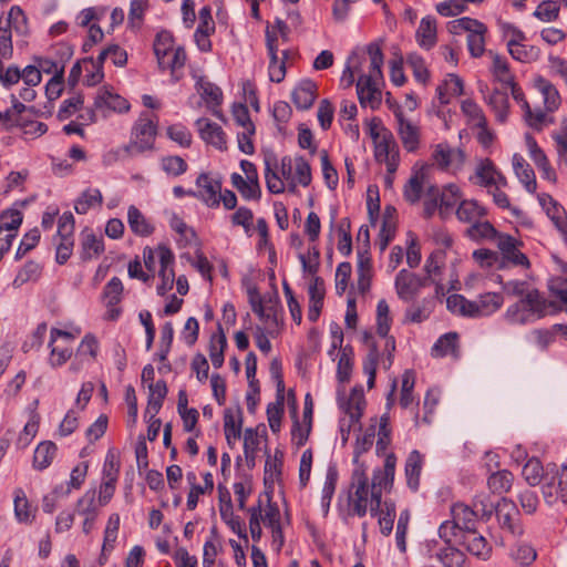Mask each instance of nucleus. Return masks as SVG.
Masks as SVG:
<instances>
[{
    "mask_svg": "<svg viewBox=\"0 0 567 567\" xmlns=\"http://www.w3.org/2000/svg\"><path fill=\"white\" fill-rule=\"evenodd\" d=\"M432 159L439 169L456 175L465 165L466 154L460 147H452L447 143H439L433 150Z\"/></svg>",
    "mask_w": 567,
    "mask_h": 567,
    "instance_id": "ddd939ff",
    "label": "nucleus"
},
{
    "mask_svg": "<svg viewBox=\"0 0 567 567\" xmlns=\"http://www.w3.org/2000/svg\"><path fill=\"white\" fill-rule=\"evenodd\" d=\"M369 65L367 73H362L357 81V94L362 107L377 110L382 100L380 85L383 80L382 65L384 62L381 48L377 43L367 47Z\"/></svg>",
    "mask_w": 567,
    "mask_h": 567,
    "instance_id": "f03ea898",
    "label": "nucleus"
},
{
    "mask_svg": "<svg viewBox=\"0 0 567 567\" xmlns=\"http://www.w3.org/2000/svg\"><path fill=\"white\" fill-rule=\"evenodd\" d=\"M195 90L200 95L207 110L218 120L226 121L220 106L223 104L224 95L221 89L215 83L208 81L204 76H196Z\"/></svg>",
    "mask_w": 567,
    "mask_h": 567,
    "instance_id": "a211bd4d",
    "label": "nucleus"
},
{
    "mask_svg": "<svg viewBox=\"0 0 567 567\" xmlns=\"http://www.w3.org/2000/svg\"><path fill=\"white\" fill-rule=\"evenodd\" d=\"M241 413L231 409H226L224 412V432L226 441L229 445H234L241 436Z\"/></svg>",
    "mask_w": 567,
    "mask_h": 567,
    "instance_id": "79ce46f5",
    "label": "nucleus"
},
{
    "mask_svg": "<svg viewBox=\"0 0 567 567\" xmlns=\"http://www.w3.org/2000/svg\"><path fill=\"white\" fill-rule=\"evenodd\" d=\"M436 194L441 204V218L447 219L455 213L463 199L462 189L458 185L450 183L444 185L441 190L436 188Z\"/></svg>",
    "mask_w": 567,
    "mask_h": 567,
    "instance_id": "c756f323",
    "label": "nucleus"
},
{
    "mask_svg": "<svg viewBox=\"0 0 567 567\" xmlns=\"http://www.w3.org/2000/svg\"><path fill=\"white\" fill-rule=\"evenodd\" d=\"M338 482V471L334 466H329L326 473V478L323 483V487L321 491V509L324 515L328 514L331 499L336 492V486Z\"/></svg>",
    "mask_w": 567,
    "mask_h": 567,
    "instance_id": "6e6d98bb",
    "label": "nucleus"
},
{
    "mask_svg": "<svg viewBox=\"0 0 567 567\" xmlns=\"http://www.w3.org/2000/svg\"><path fill=\"white\" fill-rule=\"evenodd\" d=\"M369 61L367 50H358L352 52L348 58L346 66L340 78V85L343 89H349L354 83V74L367 73L364 64Z\"/></svg>",
    "mask_w": 567,
    "mask_h": 567,
    "instance_id": "c85d7f7f",
    "label": "nucleus"
},
{
    "mask_svg": "<svg viewBox=\"0 0 567 567\" xmlns=\"http://www.w3.org/2000/svg\"><path fill=\"white\" fill-rule=\"evenodd\" d=\"M317 84L309 79L301 80L291 93V99L299 110H308L317 97Z\"/></svg>",
    "mask_w": 567,
    "mask_h": 567,
    "instance_id": "f704fd0d",
    "label": "nucleus"
},
{
    "mask_svg": "<svg viewBox=\"0 0 567 567\" xmlns=\"http://www.w3.org/2000/svg\"><path fill=\"white\" fill-rule=\"evenodd\" d=\"M536 87L543 96L547 111L553 112L558 109L560 104V96L557 89L549 81L544 78H538L536 80Z\"/></svg>",
    "mask_w": 567,
    "mask_h": 567,
    "instance_id": "4d7b16f0",
    "label": "nucleus"
},
{
    "mask_svg": "<svg viewBox=\"0 0 567 567\" xmlns=\"http://www.w3.org/2000/svg\"><path fill=\"white\" fill-rule=\"evenodd\" d=\"M395 120V132L401 141L403 148L408 153H415L421 146L422 130L417 121L406 116L400 105L393 107Z\"/></svg>",
    "mask_w": 567,
    "mask_h": 567,
    "instance_id": "9b49d317",
    "label": "nucleus"
},
{
    "mask_svg": "<svg viewBox=\"0 0 567 567\" xmlns=\"http://www.w3.org/2000/svg\"><path fill=\"white\" fill-rule=\"evenodd\" d=\"M81 247L82 259L96 258L104 251L103 238L96 236L92 230H85L82 233Z\"/></svg>",
    "mask_w": 567,
    "mask_h": 567,
    "instance_id": "de8ad7c7",
    "label": "nucleus"
},
{
    "mask_svg": "<svg viewBox=\"0 0 567 567\" xmlns=\"http://www.w3.org/2000/svg\"><path fill=\"white\" fill-rule=\"evenodd\" d=\"M7 27L16 33L24 35L28 33V20L23 10L19 6L11 7L8 17L2 19Z\"/></svg>",
    "mask_w": 567,
    "mask_h": 567,
    "instance_id": "774afa93",
    "label": "nucleus"
},
{
    "mask_svg": "<svg viewBox=\"0 0 567 567\" xmlns=\"http://www.w3.org/2000/svg\"><path fill=\"white\" fill-rule=\"evenodd\" d=\"M265 182L269 193L279 195L288 190L296 193L298 186L308 187L312 181L311 166L302 156H266Z\"/></svg>",
    "mask_w": 567,
    "mask_h": 567,
    "instance_id": "f257e3e1",
    "label": "nucleus"
},
{
    "mask_svg": "<svg viewBox=\"0 0 567 567\" xmlns=\"http://www.w3.org/2000/svg\"><path fill=\"white\" fill-rule=\"evenodd\" d=\"M197 192L194 197L200 199L208 207L215 208L220 204L218 194L221 190V183L217 179L212 178L208 174H200L196 178Z\"/></svg>",
    "mask_w": 567,
    "mask_h": 567,
    "instance_id": "a878e982",
    "label": "nucleus"
},
{
    "mask_svg": "<svg viewBox=\"0 0 567 567\" xmlns=\"http://www.w3.org/2000/svg\"><path fill=\"white\" fill-rule=\"evenodd\" d=\"M416 41L423 49L430 50L436 43V22L427 16L421 19L416 30Z\"/></svg>",
    "mask_w": 567,
    "mask_h": 567,
    "instance_id": "a18cd8bd",
    "label": "nucleus"
},
{
    "mask_svg": "<svg viewBox=\"0 0 567 567\" xmlns=\"http://www.w3.org/2000/svg\"><path fill=\"white\" fill-rule=\"evenodd\" d=\"M478 91L483 94L484 102L494 112L496 121L505 123L509 113V101L507 94L497 89L487 93L488 86L483 83L478 85Z\"/></svg>",
    "mask_w": 567,
    "mask_h": 567,
    "instance_id": "cd10ccee",
    "label": "nucleus"
},
{
    "mask_svg": "<svg viewBox=\"0 0 567 567\" xmlns=\"http://www.w3.org/2000/svg\"><path fill=\"white\" fill-rule=\"evenodd\" d=\"M226 347L227 339L223 329L219 327L218 331L212 336L209 341V358L215 369L223 367L225 361L224 352Z\"/></svg>",
    "mask_w": 567,
    "mask_h": 567,
    "instance_id": "603ef678",
    "label": "nucleus"
},
{
    "mask_svg": "<svg viewBox=\"0 0 567 567\" xmlns=\"http://www.w3.org/2000/svg\"><path fill=\"white\" fill-rule=\"evenodd\" d=\"M259 497H262L261 523H264L266 527H269L284 522L279 506L277 503L272 502L271 494L266 492Z\"/></svg>",
    "mask_w": 567,
    "mask_h": 567,
    "instance_id": "5fc2aeb1",
    "label": "nucleus"
},
{
    "mask_svg": "<svg viewBox=\"0 0 567 567\" xmlns=\"http://www.w3.org/2000/svg\"><path fill=\"white\" fill-rule=\"evenodd\" d=\"M504 303L503 295L499 292H485L476 300H467L462 295H451L446 299L447 309L463 317H488L495 313Z\"/></svg>",
    "mask_w": 567,
    "mask_h": 567,
    "instance_id": "423d86ee",
    "label": "nucleus"
},
{
    "mask_svg": "<svg viewBox=\"0 0 567 567\" xmlns=\"http://www.w3.org/2000/svg\"><path fill=\"white\" fill-rule=\"evenodd\" d=\"M159 166L169 177H178L185 174L188 169V165L185 159L178 155H166L161 157Z\"/></svg>",
    "mask_w": 567,
    "mask_h": 567,
    "instance_id": "0e129e2a",
    "label": "nucleus"
},
{
    "mask_svg": "<svg viewBox=\"0 0 567 567\" xmlns=\"http://www.w3.org/2000/svg\"><path fill=\"white\" fill-rule=\"evenodd\" d=\"M102 194L97 188H89L84 190L74 204V209L78 214L84 215L90 209L102 204Z\"/></svg>",
    "mask_w": 567,
    "mask_h": 567,
    "instance_id": "680f3d73",
    "label": "nucleus"
},
{
    "mask_svg": "<svg viewBox=\"0 0 567 567\" xmlns=\"http://www.w3.org/2000/svg\"><path fill=\"white\" fill-rule=\"evenodd\" d=\"M460 545L465 546L471 555L480 559L486 560L491 557L492 546L488 544L486 538L476 530L463 533V538Z\"/></svg>",
    "mask_w": 567,
    "mask_h": 567,
    "instance_id": "72a5a7b5",
    "label": "nucleus"
},
{
    "mask_svg": "<svg viewBox=\"0 0 567 567\" xmlns=\"http://www.w3.org/2000/svg\"><path fill=\"white\" fill-rule=\"evenodd\" d=\"M427 279L406 269H401L394 279V289L398 297L404 301H413L425 287Z\"/></svg>",
    "mask_w": 567,
    "mask_h": 567,
    "instance_id": "6ab92c4d",
    "label": "nucleus"
},
{
    "mask_svg": "<svg viewBox=\"0 0 567 567\" xmlns=\"http://www.w3.org/2000/svg\"><path fill=\"white\" fill-rule=\"evenodd\" d=\"M156 136V118L147 112H142L131 128L128 143L123 147V150L110 152L105 156V161L111 163L113 159L118 157L121 152H125L130 156L151 152L155 148Z\"/></svg>",
    "mask_w": 567,
    "mask_h": 567,
    "instance_id": "20e7f679",
    "label": "nucleus"
},
{
    "mask_svg": "<svg viewBox=\"0 0 567 567\" xmlns=\"http://www.w3.org/2000/svg\"><path fill=\"white\" fill-rule=\"evenodd\" d=\"M374 157L377 162L384 164L386 172L394 174L400 164V148L394 138V135H386L379 142L374 143Z\"/></svg>",
    "mask_w": 567,
    "mask_h": 567,
    "instance_id": "412c9836",
    "label": "nucleus"
},
{
    "mask_svg": "<svg viewBox=\"0 0 567 567\" xmlns=\"http://www.w3.org/2000/svg\"><path fill=\"white\" fill-rule=\"evenodd\" d=\"M364 343L367 346V354L362 361V369L363 372L368 375V388L372 389L375 383V373L378 365L381 362L382 367L384 368L383 361L386 362L388 351L383 349V354H381L379 350V344L369 334L364 336Z\"/></svg>",
    "mask_w": 567,
    "mask_h": 567,
    "instance_id": "4be33fe9",
    "label": "nucleus"
},
{
    "mask_svg": "<svg viewBox=\"0 0 567 567\" xmlns=\"http://www.w3.org/2000/svg\"><path fill=\"white\" fill-rule=\"evenodd\" d=\"M461 112L470 127L483 126L487 122L483 109L473 99L461 101Z\"/></svg>",
    "mask_w": 567,
    "mask_h": 567,
    "instance_id": "8fccbe9b",
    "label": "nucleus"
},
{
    "mask_svg": "<svg viewBox=\"0 0 567 567\" xmlns=\"http://www.w3.org/2000/svg\"><path fill=\"white\" fill-rule=\"evenodd\" d=\"M142 258L145 268L159 278V284L156 287L157 295L165 296L173 289L175 282L174 252L165 245L146 246L143 249Z\"/></svg>",
    "mask_w": 567,
    "mask_h": 567,
    "instance_id": "39448f33",
    "label": "nucleus"
},
{
    "mask_svg": "<svg viewBox=\"0 0 567 567\" xmlns=\"http://www.w3.org/2000/svg\"><path fill=\"white\" fill-rule=\"evenodd\" d=\"M514 475L507 470L497 471L488 476V488L495 494L507 493L513 485Z\"/></svg>",
    "mask_w": 567,
    "mask_h": 567,
    "instance_id": "e2e57ef3",
    "label": "nucleus"
},
{
    "mask_svg": "<svg viewBox=\"0 0 567 567\" xmlns=\"http://www.w3.org/2000/svg\"><path fill=\"white\" fill-rule=\"evenodd\" d=\"M231 185L240 193L246 200H259L261 197V187L259 181L245 179L238 173L230 175Z\"/></svg>",
    "mask_w": 567,
    "mask_h": 567,
    "instance_id": "a19ab883",
    "label": "nucleus"
},
{
    "mask_svg": "<svg viewBox=\"0 0 567 567\" xmlns=\"http://www.w3.org/2000/svg\"><path fill=\"white\" fill-rule=\"evenodd\" d=\"M13 509L14 517L20 524L30 525L35 518L37 507L29 502L21 487L13 491Z\"/></svg>",
    "mask_w": 567,
    "mask_h": 567,
    "instance_id": "473e14b6",
    "label": "nucleus"
},
{
    "mask_svg": "<svg viewBox=\"0 0 567 567\" xmlns=\"http://www.w3.org/2000/svg\"><path fill=\"white\" fill-rule=\"evenodd\" d=\"M154 54L162 72L168 71L173 82H178L184 74L187 54L182 45L175 43L173 34L167 30L156 33L153 43Z\"/></svg>",
    "mask_w": 567,
    "mask_h": 567,
    "instance_id": "7ed1b4c3",
    "label": "nucleus"
},
{
    "mask_svg": "<svg viewBox=\"0 0 567 567\" xmlns=\"http://www.w3.org/2000/svg\"><path fill=\"white\" fill-rule=\"evenodd\" d=\"M432 309L433 302L431 299L427 298H424L419 302L412 303L405 310V321L412 323H420L430 317Z\"/></svg>",
    "mask_w": 567,
    "mask_h": 567,
    "instance_id": "bf43d9fd",
    "label": "nucleus"
},
{
    "mask_svg": "<svg viewBox=\"0 0 567 567\" xmlns=\"http://www.w3.org/2000/svg\"><path fill=\"white\" fill-rule=\"evenodd\" d=\"M432 355L442 358L446 355H457V334L449 332L440 337L432 347Z\"/></svg>",
    "mask_w": 567,
    "mask_h": 567,
    "instance_id": "052dcab7",
    "label": "nucleus"
},
{
    "mask_svg": "<svg viewBox=\"0 0 567 567\" xmlns=\"http://www.w3.org/2000/svg\"><path fill=\"white\" fill-rule=\"evenodd\" d=\"M131 104L122 95H120L112 86H101L93 102V109L86 111V114H81L80 117L85 121L93 123L96 121V114H100L103 118L111 116L112 114H125L130 112Z\"/></svg>",
    "mask_w": 567,
    "mask_h": 567,
    "instance_id": "6e6552de",
    "label": "nucleus"
},
{
    "mask_svg": "<svg viewBox=\"0 0 567 567\" xmlns=\"http://www.w3.org/2000/svg\"><path fill=\"white\" fill-rule=\"evenodd\" d=\"M512 166L515 176L518 178L526 192L535 194L537 188L536 176L526 159L520 154L515 153L512 157Z\"/></svg>",
    "mask_w": 567,
    "mask_h": 567,
    "instance_id": "2f4dec72",
    "label": "nucleus"
},
{
    "mask_svg": "<svg viewBox=\"0 0 567 567\" xmlns=\"http://www.w3.org/2000/svg\"><path fill=\"white\" fill-rule=\"evenodd\" d=\"M547 308L548 302L539 291H530L527 296L508 306L503 317L509 324L525 326L545 317Z\"/></svg>",
    "mask_w": 567,
    "mask_h": 567,
    "instance_id": "0eeeda50",
    "label": "nucleus"
},
{
    "mask_svg": "<svg viewBox=\"0 0 567 567\" xmlns=\"http://www.w3.org/2000/svg\"><path fill=\"white\" fill-rule=\"evenodd\" d=\"M476 184L483 187L507 186L506 177L489 158H481L475 167Z\"/></svg>",
    "mask_w": 567,
    "mask_h": 567,
    "instance_id": "393cba45",
    "label": "nucleus"
},
{
    "mask_svg": "<svg viewBox=\"0 0 567 567\" xmlns=\"http://www.w3.org/2000/svg\"><path fill=\"white\" fill-rule=\"evenodd\" d=\"M452 520L463 532L475 530L476 519L478 518L477 512H473L472 507L457 503L451 508Z\"/></svg>",
    "mask_w": 567,
    "mask_h": 567,
    "instance_id": "c9c22d12",
    "label": "nucleus"
},
{
    "mask_svg": "<svg viewBox=\"0 0 567 567\" xmlns=\"http://www.w3.org/2000/svg\"><path fill=\"white\" fill-rule=\"evenodd\" d=\"M451 30L454 33L467 32V48L472 56L478 58L485 51V33L487 28L478 20L461 18L451 22Z\"/></svg>",
    "mask_w": 567,
    "mask_h": 567,
    "instance_id": "f8f14e48",
    "label": "nucleus"
},
{
    "mask_svg": "<svg viewBox=\"0 0 567 567\" xmlns=\"http://www.w3.org/2000/svg\"><path fill=\"white\" fill-rule=\"evenodd\" d=\"M249 302L252 311L264 323L261 328L265 329L270 337H276L282 326L279 300L272 297H262L256 289H251L249 290Z\"/></svg>",
    "mask_w": 567,
    "mask_h": 567,
    "instance_id": "1a4fd4ad",
    "label": "nucleus"
},
{
    "mask_svg": "<svg viewBox=\"0 0 567 567\" xmlns=\"http://www.w3.org/2000/svg\"><path fill=\"white\" fill-rule=\"evenodd\" d=\"M199 137L217 150H226L227 136L223 127L207 117H199L195 122Z\"/></svg>",
    "mask_w": 567,
    "mask_h": 567,
    "instance_id": "b1692460",
    "label": "nucleus"
},
{
    "mask_svg": "<svg viewBox=\"0 0 567 567\" xmlns=\"http://www.w3.org/2000/svg\"><path fill=\"white\" fill-rule=\"evenodd\" d=\"M464 90L463 81L454 73L447 74L436 89V95L441 104L450 103L452 96L461 95Z\"/></svg>",
    "mask_w": 567,
    "mask_h": 567,
    "instance_id": "e433bc0d",
    "label": "nucleus"
},
{
    "mask_svg": "<svg viewBox=\"0 0 567 567\" xmlns=\"http://www.w3.org/2000/svg\"><path fill=\"white\" fill-rule=\"evenodd\" d=\"M489 54L492 56L491 72L494 79L504 85L513 83L515 76L509 69L507 59L497 53L489 52Z\"/></svg>",
    "mask_w": 567,
    "mask_h": 567,
    "instance_id": "864d4df0",
    "label": "nucleus"
},
{
    "mask_svg": "<svg viewBox=\"0 0 567 567\" xmlns=\"http://www.w3.org/2000/svg\"><path fill=\"white\" fill-rule=\"evenodd\" d=\"M372 424H377L375 435L378 439L375 443V453L378 456H383L385 458V454L390 453L388 447L391 444L392 432L389 415L383 414L379 420H373Z\"/></svg>",
    "mask_w": 567,
    "mask_h": 567,
    "instance_id": "ea45409f",
    "label": "nucleus"
},
{
    "mask_svg": "<svg viewBox=\"0 0 567 567\" xmlns=\"http://www.w3.org/2000/svg\"><path fill=\"white\" fill-rule=\"evenodd\" d=\"M391 327L390 308L388 302L382 299L377 305V330L384 343V350L388 351L386 362L383 361L384 369L388 370L393 363V352L395 350V341L388 333Z\"/></svg>",
    "mask_w": 567,
    "mask_h": 567,
    "instance_id": "aec40b11",
    "label": "nucleus"
},
{
    "mask_svg": "<svg viewBox=\"0 0 567 567\" xmlns=\"http://www.w3.org/2000/svg\"><path fill=\"white\" fill-rule=\"evenodd\" d=\"M396 456L394 453L385 454V460L383 467L374 468L372 474V483H371V499L379 504V501L382 498L383 492H391L395 471H396Z\"/></svg>",
    "mask_w": 567,
    "mask_h": 567,
    "instance_id": "4468645a",
    "label": "nucleus"
},
{
    "mask_svg": "<svg viewBox=\"0 0 567 567\" xmlns=\"http://www.w3.org/2000/svg\"><path fill=\"white\" fill-rule=\"evenodd\" d=\"M127 224L132 233L140 237L151 236L154 231L152 223L134 205L127 208Z\"/></svg>",
    "mask_w": 567,
    "mask_h": 567,
    "instance_id": "4c0bfd02",
    "label": "nucleus"
},
{
    "mask_svg": "<svg viewBox=\"0 0 567 567\" xmlns=\"http://www.w3.org/2000/svg\"><path fill=\"white\" fill-rule=\"evenodd\" d=\"M226 494H227L228 499H227V502H225L224 504L220 505V508H219L220 517L224 520V523L231 529V532L237 534L247 544L248 536L246 533V527L243 524L240 517L234 514L233 505H231L228 492H226Z\"/></svg>",
    "mask_w": 567,
    "mask_h": 567,
    "instance_id": "37998d69",
    "label": "nucleus"
},
{
    "mask_svg": "<svg viewBox=\"0 0 567 567\" xmlns=\"http://www.w3.org/2000/svg\"><path fill=\"white\" fill-rule=\"evenodd\" d=\"M545 503L554 506L567 504V465L563 464L542 486Z\"/></svg>",
    "mask_w": 567,
    "mask_h": 567,
    "instance_id": "dca6fc26",
    "label": "nucleus"
},
{
    "mask_svg": "<svg viewBox=\"0 0 567 567\" xmlns=\"http://www.w3.org/2000/svg\"><path fill=\"white\" fill-rule=\"evenodd\" d=\"M486 214L485 208L475 199H462L455 210L460 221L474 223L480 220Z\"/></svg>",
    "mask_w": 567,
    "mask_h": 567,
    "instance_id": "49530a36",
    "label": "nucleus"
},
{
    "mask_svg": "<svg viewBox=\"0 0 567 567\" xmlns=\"http://www.w3.org/2000/svg\"><path fill=\"white\" fill-rule=\"evenodd\" d=\"M348 499L354 515L363 517L370 511L372 503L371 486L369 485L365 465L354 467Z\"/></svg>",
    "mask_w": 567,
    "mask_h": 567,
    "instance_id": "9d476101",
    "label": "nucleus"
},
{
    "mask_svg": "<svg viewBox=\"0 0 567 567\" xmlns=\"http://www.w3.org/2000/svg\"><path fill=\"white\" fill-rule=\"evenodd\" d=\"M424 455L417 450L409 453L404 464V476L406 486L412 492H417L420 488L421 473L424 466Z\"/></svg>",
    "mask_w": 567,
    "mask_h": 567,
    "instance_id": "7c9ffc66",
    "label": "nucleus"
},
{
    "mask_svg": "<svg viewBox=\"0 0 567 567\" xmlns=\"http://www.w3.org/2000/svg\"><path fill=\"white\" fill-rule=\"evenodd\" d=\"M426 176L423 169L414 171L406 184L404 185L403 196L404 199L411 204L419 203L424 188Z\"/></svg>",
    "mask_w": 567,
    "mask_h": 567,
    "instance_id": "58836bf2",
    "label": "nucleus"
},
{
    "mask_svg": "<svg viewBox=\"0 0 567 567\" xmlns=\"http://www.w3.org/2000/svg\"><path fill=\"white\" fill-rule=\"evenodd\" d=\"M495 513L502 530L513 537L523 535L524 529L520 524L519 512L513 501L502 498L496 505Z\"/></svg>",
    "mask_w": 567,
    "mask_h": 567,
    "instance_id": "f3484780",
    "label": "nucleus"
},
{
    "mask_svg": "<svg viewBox=\"0 0 567 567\" xmlns=\"http://www.w3.org/2000/svg\"><path fill=\"white\" fill-rule=\"evenodd\" d=\"M337 357V379L340 383H346L350 380L353 369V349L346 346L338 351Z\"/></svg>",
    "mask_w": 567,
    "mask_h": 567,
    "instance_id": "3c124183",
    "label": "nucleus"
},
{
    "mask_svg": "<svg viewBox=\"0 0 567 567\" xmlns=\"http://www.w3.org/2000/svg\"><path fill=\"white\" fill-rule=\"evenodd\" d=\"M511 56L522 63H532L540 58V49L535 45H527L525 42H520L508 49Z\"/></svg>",
    "mask_w": 567,
    "mask_h": 567,
    "instance_id": "338daca9",
    "label": "nucleus"
},
{
    "mask_svg": "<svg viewBox=\"0 0 567 567\" xmlns=\"http://www.w3.org/2000/svg\"><path fill=\"white\" fill-rule=\"evenodd\" d=\"M377 424H370L364 432L357 437L353 451V463L357 466L364 465L360 463V456L368 452L374 442Z\"/></svg>",
    "mask_w": 567,
    "mask_h": 567,
    "instance_id": "13d9d810",
    "label": "nucleus"
},
{
    "mask_svg": "<svg viewBox=\"0 0 567 567\" xmlns=\"http://www.w3.org/2000/svg\"><path fill=\"white\" fill-rule=\"evenodd\" d=\"M489 221H474L467 229V236L473 240L491 239L497 241V236H501Z\"/></svg>",
    "mask_w": 567,
    "mask_h": 567,
    "instance_id": "69168bd1",
    "label": "nucleus"
},
{
    "mask_svg": "<svg viewBox=\"0 0 567 567\" xmlns=\"http://www.w3.org/2000/svg\"><path fill=\"white\" fill-rule=\"evenodd\" d=\"M148 400L146 408V415H157L163 406L164 399L167 394V386L165 381L158 380L148 385Z\"/></svg>",
    "mask_w": 567,
    "mask_h": 567,
    "instance_id": "09e8293b",
    "label": "nucleus"
},
{
    "mask_svg": "<svg viewBox=\"0 0 567 567\" xmlns=\"http://www.w3.org/2000/svg\"><path fill=\"white\" fill-rule=\"evenodd\" d=\"M58 446L52 441H43L38 444L33 453V467L38 471L48 468L54 461Z\"/></svg>",
    "mask_w": 567,
    "mask_h": 567,
    "instance_id": "c03bdc74",
    "label": "nucleus"
},
{
    "mask_svg": "<svg viewBox=\"0 0 567 567\" xmlns=\"http://www.w3.org/2000/svg\"><path fill=\"white\" fill-rule=\"evenodd\" d=\"M537 199L554 226L567 240V214L565 208L546 193L538 194Z\"/></svg>",
    "mask_w": 567,
    "mask_h": 567,
    "instance_id": "bb28decb",
    "label": "nucleus"
},
{
    "mask_svg": "<svg viewBox=\"0 0 567 567\" xmlns=\"http://www.w3.org/2000/svg\"><path fill=\"white\" fill-rule=\"evenodd\" d=\"M522 241L511 235L501 234L497 236L496 246L501 252L502 259L498 261V268H505L507 264L528 269L529 259L520 251Z\"/></svg>",
    "mask_w": 567,
    "mask_h": 567,
    "instance_id": "2eb2a0df",
    "label": "nucleus"
},
{
    "mask_svg": "<svg viewBox=\"0 0 567 567\" xmlns=\"http://www.w3.org/2000/svg\"><path fill=\"white\" fill-rule=\"evenodd\" d=\"M100 506L96 504V491L89 489L76 502L78 514L83 518L82 532L89 535L94 526L99 516Z\"/></svg>",
    "mask_w": 567,
    "mask_h": 567,
    "instance_id": "5701e85b",
    "label": "nucleus"
}]
</instances>
